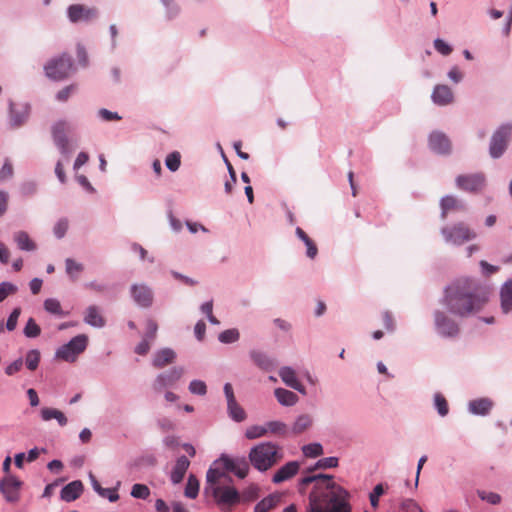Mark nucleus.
Instances as JSON below:
<instances>
[{
  "label": "nucleus",
  "instance_id": "c85d7f7f",
  "mask_svg": "<svg viewBox=\"0 0 512 512\" xmlns=\"http://www.w3.org/2000/svg\"><path fill=\"white\" fill-rule=\"evenodd\" d=\"M493 406L491 400L487 398H481L477 400H473L469 403V410L473 414L477 415H486L489 413Z\"/></svg>",
  "mask_w": 512,
  "mask_h": 512
},
{
  "label": "nucleus",
  "instance_id": "cd10ccee",
  "mask_svg": "<svg viewBox=\"0 0 512 512\" xmlns=\"http://www.w3.org/2000/svg\"><path fill=\"white\" fill-rule=\"evenodd\" d=\"M175 359V353L169 348L162 349L155 354L153 359V366L156 368H163L164 366L172 363Z\"/></svg>",
  "mask_w": 512,
  "mask_h": 512
},
{
  "label": "nucleus",
  "instance_id": "4468645a",
  "mask_svg": "<svg viewBox=\"0 0 512 512\" xmlns=\"http://www.w3.org/2000/svg\"><path fill=\"white\" fill-rule=\"evenodd\" d=\"M67 12L70 21L73 23L79 21H90L96 18L98 15L96 8L87 7L82 4H74L69 6Z\"/></svg>",
  "mask_w": 512,
  "mask_h": 512
},
{
  "label": "nucleus",
  "instance_id": "79ce46f5",
  "mask_svg": "<svg viewBox=\"0 0 512 512\" xmlns=\"http://www.w3.org/2000/svg\"><path fill=\"white\" fill-rule=\"evenodd\" d=\"M27 111L17 112L13 104L10 105V120L13 126H20L27 118Z\"/></svg>",
  "mask_w": 512,
  "mask_h": 512
},
{
  "label": "nucleus",
  "instance_id": "aec40b11",
  "mask_svg": "<svg viewBox=\"0 0 512 512\" xmlns=\"http://www.w3.org/2000/svg\"><path fill=\"white\" fill-rule=\"evenodd\" d=\"M279 376L287 386L297 390L302 394L306 393L304 386L298 381L296 377V372L291 367H282L279 370Z\"/></svg>",
  "mask_w": 512,
  "mask_h": 512
},
{
  "label": "nucleus",
  "instance_id": "6ab92c4d",
  "mask_svg": "<svg viewBox=\"0 0 512 512\" xmlns=\"http://www.w3.org/2000/svg\"><path fill=\"white\" fill-rule=\"evenodd\" d=\"M300 468V465L296 461H291L279 468L273 475L272 481L275 484L282 483L291 479L295 476Z\"/></svg>",
  "mask_w": 512,
  "mask_h": 512
},
{
  "label": "nucleus",
  "instance_id": "393cba45",
  "mask_svg": "<svg viewBox=\"0 0 512 512\" xmlns=\"http://www.w3.org/2000/svg\"><path fill=\"white\" fill-rule=\"evenodd\" d=\"M13 240L17 247L23 251H34L37 248L36 243L30 238L27 232L18 231L13 235Z\"/></svg>",
  "mask_w": 512,
  "mask_h": 512
},
{
  "label": "nucleus",
  "instance_id": "f257e3e1",
  "mask_svg": "<svg viewBox=\"0 0 512 512\" xmlns=\"http://www.w3.org/2000/svg\"><path fill=\"white\" fill-rule=\"evenodd\" d=\"M315 483V489L309 495L307 512H351L348 492L325 474L310 475L301 479L303 487Z\"/></svg>",
  "mask_w": 512,
  "mask_h": 512
},
{
  "label": "nucleus",
  "instance_id": "774afa93",
  "mask_svg": "<svg viewBox=\"0 0 512 512\" xmlns=\"http://www.w3.org/2000/svg\"><path fill=\"white\" fill-rule=\"evenodd\" d=\"M150 341L148 339H143L135 348V352L139 355H145L150 350Z\"/></svg>",
  "mask_w": 512,
  "mask_h": 512
},
{
  "label": "nucleus",
  "instance_id": "338daca9",
  "mask_svg": "<svg viewBox=\"0 0 512 512\" xmlns=\"http://www.w3.org/2000/svg\"><path fill=\"white\" fill-rule=\"evenodd\" d=\"M104 498H107L110 502H115L119 499V495L114 489L103 488L102 493H99Z\"/></svg>",
  "mask_w": 512,
  "mask_h": 512
},
{
  "label": "nucleus",
  "instance_id": "f03ea898",
  "mask_svg": "<svg viewBox=\"0 0 512 512\" xmlns=\"http://www.w3.org/2000/svg\"><path fill=\"white\" fill-rule=\"evenodd\" d=\"M479 283L471 278H459L446 289L443 304L448 311L460 317H466L479 311L485 303Z\"/></svg>",
  "mask_w": 512,
  "mask_h": 512
},
{
  "label": "nucleus",
  "instance_id": "ea45409f",
  "mask_svg": "<svg viewBox=\"0 0 512 512\" xmlns=\"http://www.w3.org/2000/svg\"><path fill=\"white\" fill-rule=\"evenodd\" d=\"M302 452L306 457L315 458L323 454V448L319 443H311L303 446Z\"/></svg>",
  "mask_w": 512,
  "mask_h": 512
},
{
  "label": "nucleus",
  "instance_id": "f704fd0d",
  "mask_svg": "<svg viewBox=\"0 0 512 512\" xmlns=\"http://www.w3.org/2000/svg\"><path fill=\"white\" fill-rule=\"evenodd\" d=\"M130 494L133 498L146 500L151 491L147 485L137 483L132 486Z\"/></svg>",
  "mask_w": 512,
  "mask_h": 512
},
{
  "label": "nucleus",
  "instance_id": "a878e982",
  "mask_svg": "<svg viewBox=\"0 0 512 512\" xmlns=\"http://www.w3.org/2000/svg\"><path fill=\"white\" fill-rule=\"evenodd\" d=\"M501 309L504 313L512 310V280L503 284L500 290Z\"/></svg>",
  "mask_w": 512,
  "mask_h": 512
},
{
  "label": "nucleus",
  "instance_id": "0eeeda50",
  "mask_svg": "<svg viewBox=\"0 0 512 512\" xmlns=\"http://www.w3.org/2000/svg\"><path fill=\"white\" fill-rule=\"evenodd\" d=\"M512 138V124L507 123L499 126L493 133L490 146L489 154L492 158H500L506 151L508 144Z\"/></svg>",
  "mask_w": 512,
  "mask_h": 512
},
{
  "label": "nucleus",
  "instance_id": "09e8293b",
  "mask_svg": "<svg viewBox=\"0 0 512 512\" xmlns=\"http://www.w3.org/2000/svg\"><path fill=\"white\" fill-rule=\"evenodd\" d=\"M14 174V169L11 161L9 159H5L2 168L0 169V183L10 179Z\"/></svg>",
  "mask_w": 512,
  "mask_h": 512
},
{
  "label": "nucleus",
  "instance_id": "a18cd8bd",
  "mask_svg": "<svg viewBox=\"0 0 512 512\" xmlns=\"http://www.w3.org/2000/svg\"><path fill=\"white\" fill-rule=\"evenodd\" d=\"M41 333L40 327L37 325L33 318H29L24 328V334L28 338L38 337Z\"/></svg>",
  "mask_w": 512,
  "mask_h": 512
},
{
  "label": "nucleus",
  "instance_id": "bb28decb",
  "mask_svg": "<svg viewBox=\"0 0 512 512\" xmlns=\"http://www.w3.org/2000/svg\"><path fill=\"white\" fill-rule=\"evenodd\" d=\"M41 418L43 421H50L52 419L57 420L60 426H65L68 422L65 414L55 408L44 407L41 409Z\"/></svg>",
  "mask_w": 512,
  "mask_h": 512
},
{
  "label": "nucleus",
  "instance_id": "de8ad7c7",
  "mask_svg": "<svg viewBox=\"0 0 512 512\" xmlns=\"http://www.w3.org/2000/svg\"><path fill=\"white\" fill-rule=\"evenodd\" d=\"M17 290V286L10 282L0 283V302L5 300L9 295L15 294Z\"/></svg>",
  "mask_w": 512,
  "mask_h": 512
},
{
  "label": "nucleus",
  "instance_id": "a211bd4d",
  "mask_svg": "<svg viewBox=\"0 0 512 512\" xmlns=\"http://www.w3.org/2000/svg\"><path fill=\"white\" fill-rule=\"evenodd\" d=\"M131 294L135 302L142 307H149L153 301V294L151 289L146 285H133Z\"/></svg>",
  "mask_w": 512,
  "mask_h": 512
},
{
  "label": "nucleus",
  "instance_id": "864d4df0",
  "mask_svg": "<svg viewBox=\"0 0 512 512\" xmlns=\"http://www.w3.org/2000/svg\"><path fill=\"white\" fill-rule=\"evenodd\" d=\"M20 314H21L20 307H17L12 311V313L10 314V316L6 322V329L8 331H13L16 328Z\"/></svg>",
  "mask_w": 512,
  "mask_h": 512
},
{
  "label": "nucleus",
  "instance_id": "7c9ffc66",
  "mask_svg": "<svg viewBox=\"0 0 512 512\" xmlns=\"http://www.w3.org/2000/svg\"><path fill=\"white\" fill-rule=\"evenodd\" d=\"M84 321L94 327H102L105 324V320L96 306H89L87 308Z\"/></svg>",
  "mask_w": 512,
  "mask_h": 512
},
{
  "label": "nucleus",
  "instance_id": "49530a36",
  "mask_svg": "<svg viewBox=\"0 0 512 512\" xmlns=\"http://www.w3.org/2000/svg\"><path fill=\"white\" fill-rule=\"evenodd\" d=\"M239 336L237 329H228L220 333L219 340L222 343H234L239 339Z\"/></svg>",
  "mask_w": 512,
  "mask_h": 512
},
{
  "label": "nucleus",
  "instance_id": "dca6fc26",
  "mask_svg": "<svg viewBox=\"0 0 512 512\" xmlns=\"http://www.w3.org/2000/svg\"><path fill=\"white\" fill-rule=\"evenodd\" d=\"M429 147L436 153L448 154L451 151V142L445 134L433 132L429 136Z\"/></svg>",
  "mask_w": 512,
  "mask_h": 512
},
{
  "label": "nucleus",
  "instance_id": "4d7b16f0",
  "mask_svg": "<svg viewBox=\"0 0 512 512\" xmlns=\"http://www.w3.org/2000/svg\"><path fill=\"white\" fill-rule=\"evenodd\" d=\"M68 229V221L66 219L59 220L54 226V234L57 238H62Z\"/></svg>",
  "mask_w": 512,
  "mask_h": 512
},
{
  "label": "nucleus",
  "instance_id": "6e6552de",
  "mask_svg": "<svg viewBox=\"0 0 512 512\" xmlns=\"http://www.w3.org/2000/svg\"><path fill=\"white\" fill-rule=\"evenodd\" d=\"M441 234L447 243L454 245H462L476 237V233L463 222L442 228Z\"/></svg>",
  "mask_w": 512,
  "mask_h": 512
},
{
  "label": "nucleus",
  "instance_id": "c9c22d12",
  "mask_svg": "<svg viewBox=\"0 0 512 512\" xmlns=\"http://www.w3.org/2000/svg\"><path fill=\"white\" fill-rule=\"evenodd\" d=\"M312 425V418L308 415H301L297 418L293 425V432L300 434Z\"/></svg>",
  "mask_w": 512,
  "mask_h": 512
},
{
  "label": "nucleus",
  "instance_id": "c03bdc74",
  "mask_svg": "<svg viewBox=\"0 0 512 512\" xmlns=\"http://www.w3.org/2000/svg\"><path fill=\"white\" fill-rule=\"evenodd\" d=\"M44 308L47 312L55 315H63V310L60 302L57 299L49 298L44 302Z\"/></svg>",
  "mask_w": 512,
  "mask_h": 512
},
{
  "label": "nucleus",
  "instance_id": "4c0bfd02",
  "mask_svg": "<svg viewBox=\"0 0 512 512\" xmlns=\"http://www.w3.org/2000/svg\"><path fill=\"white\" fill-rule=\"evenodd\" d=\"M434 404L440 416L444 417L448 414V402L441 393H436L434 395Z\"/></svg>",
  "mask_w": 512,
  "mask_h": 512
},
{
  "label": "nucleus",
  "instance_id": "052dcab7",
  "mask_svg": "<svg viewBox=\"0 0 512 512\" xmlns=\"http://www.w3.org/2000/svg\"><path fill=\"white\" fill-rule=\"evenodd\" d=\"M434 47L442 55H449L452 52V48L441 39L434 41Z\"/></svg>",
  "mask_w": 512,
  "mask_h": 512
},
{
  "label": "nucleus",
  "instance_id": "5701e85b",
  "mask_svg": "<svg viewBox=\"0 0 512 512\" xmlns=\"http://www.w3.org/2000/svg\"><path fill=\"white\" fill-rule=\"evenodd\" d=\"M190 461L186 456H181L177 459L176 464L171 472V481L174 484L180 483L188 470Z\"/></svg>",
  "mask_w": 512,
  "mask_h": 512
},
{
  "label": "nucleus",
  "instance_id": "20e7f679",
  "mask_svg": "<svg viewBox=\"0 0 512 512\" xmlns=\"http://www.w3.org/2000/svg\"><path fill=\"white\" fill-rule=\"evenodd\" d=\"M248 459L256 470L265 472L283 459V451L276 443L261 442L250 449Z\"/></svg>",
  "mask_w": 512,
  "mask_h": 512
},
{
  "label": "nucleus",
  "instance_id": "9b49d317",
  "mask_svg": "<svg viewBox=\"0 0 512 512\" xmlns=\"http://www.w3.org/2000/svg\"><path fill=\"white\" fill-rule=\"evenodd\" d=\"M485 183L486 179L482 173L463 174L456 178L457 187L470 193L480 192L484 188Z\"/></svg>",
  "mask_w": 512,
  "mask_h": 512
},
{
  "label": "nucleus",
  "instance_id": "39448f33",
  "mask_svg": "<svg viewBox=\"0 0 512 512\" xmlns=\"http://www.w3.org/2000/svg\"><path fill=\"white\" fill-rule=\"evenodd\" d=\"M72 70V58L68 54L52 58L44 66L46 76L55 81L64 80L71 74Z\"/></svg>",
  "mask_w": 512,
  "mask_h": 512
},
{
  "label": "nucleus",
  "instance_id": "0e129e2a",
  "mask_svg": "<svg viewBox=\"0 0 512 512\" xmlns=\"http://www.w3.org/2000/svg\"><path fill=\"white\" fill-rule=\"evenodd\" d=\"M304 244L307 248L306 254L309 258L314 259L318 253V248L314 241L309 237Z\"/></svg>",
  "mask_w": 512,
  "mask_h": 512
},
{
  "label": "nucleus",
  "instance_id": "13d9d810",
  "mask_svg": "<svg viewBox=\"0 0 512 512\" xmlns=\"http://www.w3.org/2000/svg\"><path fill=\"white\" fill-rule=\"evenodd\" d=\"M266 428L268 429V432L282 434L286 430V425L279 421H271L267 423Z\"/></svg>",
  "mask_w": 512,
  "mask_h": 512
},
{
  "label": "nucleus",
  "instance_id": "4be33fe9",
  "mask_svg": "<svg viewBox=\"0 0 512 512\" xmlns=\"http://www.w3.org/2000/svg\"><path fill=\"white\" fill-rule=\"evenodd\" d=\"M83 492V484L81 481H72L61 490V499L66 502H72L78 499Z\"/></svg>",
  "mask_w": 512,
  "mask_h": 512
},
{
  "label": "nucleus",
  "instance_id": "5fc2aeb1",
  "mask_svg": "<svg viewBox=\"0 0 512 512\" xmlns=\"http://www.w3.org/2000/svg\"><path fill=\"white\" fill-rule=\"evenodd\" d=\"M338 466V458L336 457H327V458H322L320 459L315 468H323V469H326V468H334V467H337Z\"/></svg>",
  "mask_w": 512,
  "mask_h": 512
},
{
  "label": "nucleus",
  "instance_id": "7ed1b4c3",
  "mask_svg": "<svg viewBox=\"0 0 512 512\" xmlns=\"http://www.w3.org/2000/svg\"><path fill=\"white\" fill-rule=\"evenodd\" d=\"M204 493L211 496L222 511H229L240 502L233 479L219 467L208 469Z\"/></svg>",
  "mask_w": 512,
  "mask_h": 512
},
{
  "label": "nucleus",
  "instance_id": "69168bd1",
  "mask_svg": "<svg viewBox=\"0 0 512 512\" xmlns=\"http://www.w3.org/2000/svg\"><path fill=\"white\" fill-rule=\"evenodd\" d=\"M77 58L79 64H81L82 66L85 67L88 65V55L85 48L82 45L77 46Z\"/></svg>",
  "mask_w": 512,
  "mask_h": 512
},
{
  "label": "nucleus",
  "instance_id": "2f4dec72",
  "mask_svg": "<svg viewBox=\"0 0 512 512\" xmlns=\"http://www.w3.org/2000/svg\"><path fill=\"white\" fill-rule=\"evenodd\" d=\"M250 357L253 360V362L263 370H269L273 366L272 360L266 354L260 351H251Z\"/></svg>",
  "mask_w": 512,
  "mask_h": 512
},
{
  "label": "nucleus",
  "instance_id": "8fccbe9b",
  "mask_svg": "<svg viewBox=\"0 0 512 512\" xmlns=\"http://www.w3.org/2000/svg\"><path fill=\"white\" fill-rule=\"evenodd\" d=\"M76 91H77V85H75V84L68 85V86L64 87L63 89H61L57 93L56 98L58 101L65 102Z\"/></svg>",
  "mask_w": 512,
  "mask_h": 512
},
{
  "label": "nucleus",
  "instance_id": "c756f323",
  "mask_svg": "<svg viewBox=\"0 0 512 512\" xmlns=\"http://www.w3.org/2000/svg\"><path fill=\"white\" fill-rule=\"evenodd\" d=\"M274 394L278 402L284 406H293L298 401V396L290 390L277 388Z\"/></svg>",
  "mask_w": 512,
  "mask_h": 512
},
{
  "label": "nucleus",
  "instance_id": "f8f14e48",
  "mask_svg": "<svg viewBox=\"0 0 512 512\" xmlns=\"http://www.w3.org/2000/svg\"><path fill=\"white\" fill-rule=\"evenodd\" d=\"M72 126L67 121H58L52 128V134L57 147L61 153L66 155L70 152L67 133L70 132Z\"/></svg>",
  "mask_w": 512,
  "mask_h": 512
},
{
  "label": "nucleus",
  "instance_id": "412c9836",
  "mask_svg": "<svg viewBox=\"0 0 512 512\" xmlns=\"http://www.w3.org/2000/svg\"><path fill=\"white\" fill-rule=\"evenodd\" d=\"M431 97L433 102L440 106L452 103L454 98L451 88L441 84L435 86Z\"/></svg>",
  "mask_w": 512,
  "mask_h": 512
},
{
  "label": "nucleus",
  "instance_id": "473e14b6",
  "mask_svg": "<svg viewBox=\"0 0 512 512\" xmlns=\"http://www.w3.org/2000/svg\"><path fill=\"white\" fill-rule=\"evenodd\" d=\"M228 413L229 416L236 422H242L246 419V413L244 409L237 403L236 400L228 402Z\"/></svg>",
  "mask_w": 512,
  "mask_h": 512
},
{
  "label": "nucleus",
  "instance_id": "3c124183",
  "mask_svg": "<svg viewBox=\"0 0 512 512\" xmlns=\"http://www.w3.org/2000/svg\"><path fill=\"white\" fill-rule=\"evenodd\" d=\"M189 391L197 395H205L207 392L206 384L200 380H193L189 384Z\"/></svg>",
  "mask_w": 512,
  "mask_h": 512
},
{
  "label": "nucleus",
  "instance_id": "e2e57ef3",
  "mask_svg": "<svg viewBox=\"0 0 512 512\" xmlns=\"http://www.w3.org/2000/svg\"><path fill=\"white\" fill-rule=\"evenodd\" d=\"M23 361L21 358L15 360L10 365H8L5 369L7 375L11 376L15 373L19 372L22 369Z\"/></svg>",
  "mask_w": 512,
  "mask_h": 512
},
{
  "label": "nucleus",
  "instance_id": "e433bc0d",
  "mask_svg": "<svg viewBox=\"0 0 512 512\" xmlns=\"http://www.w3.org/2000/svg\"><path fill=\"white\" fill-rule=\"evenodd\" d=\"M39 362H40V352L38 350L33 349V350H30L27 352L26 357H25V364L29 370H31V371L36 370L39 365Z\"/></svg>",
  "mask_w": 512,
  "mask_h": 512
},
{
  "label": "nucleus",
  "instance_id": "a19ab883",
  "mask_svg": "<svg viewBox=\"0 0 512 512\" xmlns=\"http://www.w3.org/2000/svg\"><path fill=\"white\" fill-rule=\"evenodd\" d=\"M165 164L167 168L173 172L177 171L181 164V155L175 151L167 155Z\"/></svg>",
  "mask_w": 512,
  "mask_h": 512
},
{
  "label": "nucleus",
  "instance_id": "b1692460",
  "mask_svg": "<svg viewBox=\"0 0 512 512\" xmlns=\"http://www.w3.org/2000/svg\"><path fill=\"white\" fill-rule=\"evenodd\" d=\"M282 499V494L273 493L263 498L260 502H258L254 508L255 512H269L270 510L277 507Z\"/></svg>",
  "mask_w": 512,
  "mask_h": 512
},
{
  "label": "nucleus",
  "instance_id": "6e6d98bb",
  "mask_svg": "<svg viewBox=\"0 0 512 512\" xmlns=\"http://www.w3.org/2000/svg\"><path fill=\"white\" fill-rule=\"evenodd\" d=\"M479 497L482 500H485L489 502L490 504H498L501 500L500 495L493 493V492H486V491H479L478 492Z\"/></svg>",
  "mask_w": 512,
  "mask_h": 512
},
{
  "label": "nucleus",
  "instance_id": "1a4fd4ad",
  "mask_svg": "<svg viewBox=\"0 0 512 512\" xmlns=\"http://www.w3.org/2000/svg\"><path fill=\"white\" fill-rule=\"evenodd\" d=\"M87 343L88 337L86 335H77L57 350L56 357L67 362H74L79 354L86 349Z\"/></svg>",
  "mask_w": 512,
  "mask_h": 512
},
{
  "label": "nucleus",
  "instance_id": "58836bf2",
  "mask_svg": "<svg viewBox=\"0 0 512 512\" xmlns=\"http://www.w3.org/2000/svg\"><path fill=\"white\" fill-rule=\"evenodd\" d=\"M65 264L67 274L73 279H76L78 274L83 271V265L75 262L71 258L66 259Z\"/></svg>",
  "mask_w": 512,
  "mask_h": 512
},
{
  "label": "nucleus",
  "instance_id": "72a5a7b5",
  "mask_svg": "<svg viewBox=\"0 0 512 512\" xmlns=\"http://www.w3.org/2000/svg\"><path fill=\"white\" fill-rule=\"evenodd\" d=\"M199 493V481L195 475L190 474L186 483L184 494L187 498L195 499Z\"/></svg>",
  "mask_w": 512,
  "mask_h": 512
},
{
  "label": "nucleus",
  "instance_id": "9d476101",
  "mask_svg": "<svg viewBox=\"0 0 512 512\" xmlns=\"http://www.w3.org/2000/svg\"><path fill=\"white\" fill-rule=\"evenodd\" d=\"M22 482L13 475H6L0 481V493L9 503H16L20 499Z\"/></svg>",
  "mask_w": 512,
  "mask_h": 512
},
{
  "label": "nucleus",
  "instance_id": "423d86ee",
  "mask_svg": "<svg viewBox=\"0 0 512 512\" xmlns=\"http://www.w3.org/2000/svg\"><path fill=\"white\" fill-rule=\"evenodd\" d=\"M250 462L245 457H229L227 455H221V457L214 462L212 467H219L222 471L231 472L238 478L244 479L250 470Z\"/></svg>",
  "mask_w": 512,
  "mask_h": 512
},
{
  "label": "nucleus",
  "instance_id": "ddd939ff",
  "mask_svg": "<svg viewBox=\"0 0 512 512\" xmlns=\"http://www.w3.org/2000/svg\"><path fill=\"white\" fill-rule=\"evenodd\" d=\"M435 326L438 332L445 337H454L459 332L457 323L449 318L444 312H435Z\"/></svg>",
  "mask_w": 512,
  "mask_h": 512
},
{
  "label": "nucleus",
  "instance_id": "bf43d9fd",
  "mask_svg": "<svg viewBox=\"0 0 512 512\" xmlns=\"http://www.w3.org/2000/svg\"><path fill=\"white\" fill-rule=\"evenodd\" d=\"M157 330V323L154 320L149 319L146 324V339L153 340L156 336Z\"/></svg>",
  "mask_w": 512,
  "mask_h": 512
},
{
  "label": "nucleus",
  "instance_id": "680f3d73",
  "mask_svg": "<svg viewBox=\"0 0 512 512\" xmlns=\"http://www.w3.org/2000/svg\"><path fill=\"white\" fill-rule=\"evenodd\" d=\"M99 116L105 121H118L121 120V116H119L116 112H111L105 108L99 110Z\"/></svg>",
  "mask_w": 512,
  "mask_h": 512
},
{
  "label": "nucleus",
  "instance_id": "2eb2a0df",
  "mask_svg": "<svg viewBox=\"0 0 512 512\" xmlns=\"http://www.w3.org/2000/svg\"><path fill=\"white\" fill-rule=\"evenodd\" d=\"M184 369L182 367H173L169 371L158 375L153 387L156 391L160 392L162 389L172 386L183 375Z\"/></svg>",
  "mask_w": 512,
  "mask_h": 512
},
{
  "label": "nucleus",
  "instance_id": "603ef678",
  "mask_svg": "<svg viewBox=\"0 0 512 512\" xmlns=\"http://www.w3.org/2000/svg\"><path fill=\"white\" fill-rule=\"evenodd\" d=\"M384 494V488L382 484H377L373 491L370 493L369 499L372 507L377 508L379 504V497Z\"/></svg>",
  "mask_w": 512,
  "mask_h": 512
},
{
  "label": "nucleus",
  "instance_id": "f3484780",
  "mask_svg": "<svg viewBox=\"0 0 512 512\" xmlns=\"http://www.w3.org/2000/svg\"><path fill=\"white\" fill-rule=\"evenodd\" d=\"M441 218L444 220L447 218L449 212L465 211V204L453 195H447L440 201Z\"/></svg>",
  "mask_w": 512,
  "mask_h": 512
},
{
  "label": "nucleus",
  "instance_id": "37998d69",
  "mask_svg": "<svg viewBox=\"0 0 512 512\" xmlns=\"http://www.w3.org/2000/svg\"><path fill=\"white\" fill-rule=\"evenodd\" d=\"M267 433H268V429L266 427L254 425V426L247 428V430L245 432V436L247 439L252 440V439H257V438L263 437Z\"/></svg>",
  "mask_w": 512,
  "mask_h": 512
}]
</instances>
